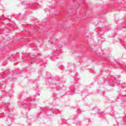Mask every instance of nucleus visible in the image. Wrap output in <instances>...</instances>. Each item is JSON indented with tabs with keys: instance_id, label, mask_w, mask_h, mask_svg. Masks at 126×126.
I'll use <instances>...</instances> for the list:
<instances>
[{
	"instance_id": "nucleus-1",
	"label": "nucleus",
	"mask_w": 126,
	"mask_h": 126,
	"mask_svg": "<svg viewBox=\"0 0 126 126\" xmlns=\"http://www.w3.org/2000/svg\"><path fill=\"white\" fill-rule=\"evenodd\" d=\"M10 75L11 74V73L10 72L9 73L7 72H3L0 74L1 77L2 78V79L0 80V89H4V88L5 87V81L7 80H11L13 78V80H14V79H16V78L14 77V76H8V75Z\"/></svg>"
},
{
	"instance_id": "nucleus-2",
	"label": "nucleus",
	"mask_w": 126,
	"mask_h": 126,
	"mask_svg": "<svg viewBox=\"0 0 126 126\" xmlns=\"http://www.w3.org/2000/svg\"><path fill=\"white\" fill-rule=\"evenodd\" d=\"M23 101V103H22V100L21 99L19 101V106H24V107H32V108L35 107V103H31V102L34 101V98L32 97L25 98Z\"/></svg>"
},
{
	"instance_id": "nucleus-3",
	"label": "nucleus",
	"mask_w": 126,
	"mask_h": 126,
	"mask_svg": "<svg viewBox=\"0 0 126 126\" xmlns=\"http://www.w3.org/2000/svg\"><path fill=\"white\" fill-rule=\"evenodd\" d=\"M109 83L111 84H116L118 85L119 84V88L123 87V88H126V85L125 83H123L122 84H120V80H119V76H116L114 77L112 76L110 77L109 79Z\"/></svg>"
},
{
	"instance_id": "nucleus-4",
	"label": "nucleus",
	"mask_w": 126,
	"mask_h": 126,
	"mask_svg": "<svg viewBox=\"0 0 126 126\" xmlns=\"http://www.w3.org/2000/svg\"><path fill=\"white\" fill-rule=\"evenodd\" d=\"M74 76L73 77L74 82L72 81L71 82V85H73V87H71L70 88V90H71V91H75V93H76V91H77V88H78V85H74V84H76V83L77 82L76 81V80H77L78 79V78H77L76 73H74Z\"/></svg>"
},
{
	"instance_id": "nucleus-5",
	"label": "nucleus",
	"mask_w": 126,
	"mask_h": 126,
	"mask_svg": "<svg viewBox=\"0 0 126 126\" xmlns=\"http://www.w3.org/2000/svg\"><path fill=\"white\" fill-rule=\"evenodd\" d=\"M124 92H126V91H121V93L119 94V96H117V99H122V100H124V99H126V98H123V97L124 98V97H126V94H124Z\"/></svg>"
},
{
	"instance_id": "nucleus-6",
	"label": "nucleus",
	"mask_w": 126,
	"mask_h": 126,
	"mask_svg": "<svg viewBox=\"0 0 126 126\" xmlns=\"http://www.w3.org/2000/svg\"><path fill=\"white\" fill-rule=\"evenodd\" d=\"M28 4H33V3L32 2V3H29V2L26 3V1H21L19 5H24V6L25 7H28Z\"/></svg>"
},
{
	"instance_id": "nucleus-7",
	"label": "nucleus",
	"mask_w": 126,
	"mask_h": 126,
	"mask_svg": "<svg viewBox=\"0 0 126 126\" xmlns=\"http://www.w3.org/2000/svg\"><path fill=\"white\" fill-rule=\"evenodd\" d=\"M114 63H110L111 66H116L117 67V68H120L121 67V66H119L117 64H120V63H119V62H118V60H116L115 61H114Z\"/></svg>"
},
{
	"instance_id": "nucleus-8",
	"label": "nucleus",
	"mask_w": 126,
	"mask_h": 126,
	"mask_svg": "<svg viewBox=\"0 0 126 126\" xmlns=\"http://www.w3.org/2000/svg\"><path fill=\"white\" fill-rule=\"evenodd\" d=\"M13 92V90L11 89L9 92H6L3 94V95L5 96H10V95H12Z\"/></svg>"
},
{
	"instance_id": "nucleus-9",
	"label": "nucleus",
	"mask_w": 126,
	"mask_h": 126,
	"mask_svg": "<svg viewBox=\"0 0 126 126\" xmlns=\"http://www.w3.org/2000/svg\"><path fill=\"white\" fill-rule=\"evenodd\" d=\"M36 62H38L37 60H36V58H33L30 63L31 64H32V63H36Z\"/></svg>"
},
{
	"instance_id": "nucleus-10",
	"label": "nucleus",
	"mask_w": 126,
	"mask_h": 126,
	"mask_svg": "<svg viewBox=\"0 0 126 126\" xmlns=\"http://www.w3.org/2000/svg\"><path fill=\"white\" fill-rule=\"evenodd\" d=\"M66 95H73V94L72 93V92H67V93H66Z\"/></svg>"
},
{
	"instance_id": "nucleus-11",
	"label": "nucleus",
	"mask_w": 126,
	"mask_h": 126,
	"mask_svg": "<svg viewBox=\"0 0 126 126\" xmlns=\"http://www.w3.org/2000/svg\"><path fill=\"white\" fill-rule=\"evenodd\" d=\"M126 105V101H124V102H122V103H121V106L122 107H125Z\"/></svg>"
},
{
	"instance_id": "nucleus-12",
	"label": "nucleus",
	"mask_w": 126,
	"mask_h": 126,
	"mask_svg": "<svg viewBox=\"0 0 126 126\" xmlns=\"http://www.w3.org/2000/svg\"><path fill=\"white\" fill-rule=\"evenodd\" d=\"M27 123H28V125L29 126H31V123H30V122H31V120L30 119H29L27 121Z\"/></svg>"
},
{
	"instance_id": "nucleus-13",
	"label": "nucleus",
	"mask_w": 126,
	"mask_h": 126,
	"mask_svg": "<svg viewBox=\"0 0 126 126\" xmlns=\"http://www.w3.org/2000/svg\"><path fill=\"white\" fill-rule=\"evenodd\" d=\"M77 2H78V1H77V0H76ZM80 0L81 1H82L83 2L85 3V0H78L79 1H80Z\"/></svg>"
},
{
	"instance_id": "nucleus-14",
	"label": "nucleus",
	"mask_w": 126,
	"mask_h": 126,
	"mask_svg": "<svg viewBox=\"0 0 126 126\" xmlns=\"http://www.w3.org/2000/svg\"><path fill=\"white\" fill-rule=\"evenodd\" d=\"M87 92H88V91H83V92H82V93L83 94H85V93H87Z\"/></svg>"
},
{
	"instance_id": "nucleus-15",
	"label": "nucleus",
	"mask_w": 126,
	"mask_h": 126,
	"mask_svg": "<svg viewBox=\"0 0 126 126\" xmlns=\"http://www.w3.org/2000/svg\"><path fill=\"white\" fill-rule=\"evenodd\" d=\"M53 58L55 59V60H58V59H59V57H57L56 56H53Z\"/></svg>"
},
{
	"instance_id": "nucleus-16",
	"label": "nucleus",
	"mask_w": 126,
	"mask_h": 126,
	"mask_svg": "<svg viewBox=\"0 0 126 126\" xmlns=\"http://www.w3.org/2000/svg\"><path fill=\"white\" fill-rule=\"evenodd\" d=\"M25 111H26V112H28V111H29V108H26Z\"/></svg>"
},
{
	"instance_id": "nucleus-17",
	"label": "nucleus",
	"mask_w": 126,
	"mask_h": 126,
	"mask_svg": "<svg viewBox=\"0 0 126 126\" xmlns=\"http://www.w3.org/2000/svg\"><path fill=\"white\" fill-rule=\"evenodd\" d=\"M59 82H61V83H62V82H63V81L62 80V79H59Z\"/></svg>"
},
{
	"instance_id": "nucleus-18",
	"label": "nucleus",
	"mask_w": 126,
	"mask_h": 126,
	"mask_svg": "<svg viewBox=\"0 0 126 126\" xmlns=\"http://www.w3.org/2000/svg\"><path fill=\"white\" fill-rule=\"evenodd\" d=\"M1 18L2 19H5V17L4 16H2Z\"/></svg>"
},
{
	"instance_id": "nucleus-19",
	"label": "nucleus",
	"mask_w": 126,
	"mask_h": 126,
	"mask_svg": "<svg viewBox=\"0 0 126 126\" xmlns=\"http://www.w3.org/2000/svg\"><path fill=\"white\" fill-rule=\"evenodd\" d=\"M86 11H85L84 12V16L86 15Z\"/></svg>"
},
{
	"instance_id": "nucleus-20",
	"label": "nucleus",
	"mask_w": 126,
	"mask_h": 126,
	"mask_svg": "<svg viewBox=\"0 0 126 126\" xmlns=\"http://www.w3.org/2000/svg\"><path fill=\"white\" fill-rule=\"evenodd\" d=\"M58 83H59V82H57V84H56V86H59V85H58Z\"/></svg>"
},
{
	"instance_id": "nucleus-21",
	"label": "nucleus",
	"mask_w": 126,
	"mask_h": 126,
	"mask_svg": "<svg viewBox=\"0 0 126 126\" xmlns=\"http://www.w3.org/2000/svg\"><path fill=\"white\" fill-rule=\"evenodd\" d=\"M46 110L45 109H42V112H45Z\"/></svg>"
},
{
	"instance_id": "nucleus-22",
	"label": "nucleus",
	"mask_w": 126,
	"mask_h": 126,
	"mask_svg": "<svg viewBox=\"0 0 126 126\" xmlns=\"http://www.w3.org/2000/svg\"><path fill=\"white\" fill-rule=\"evenodd\" d=\"M49 58H50V59H51L52 58H53V56H51Z\"/></svg>"
},
{
	"instance_id": "nucleus-23",
	"label": "nucleus",
	"mask_w": 126,
	"mask_h": 126,
	"mask_svg": "<svg viewBox=\"0 0 126 126\" xmlns=\"http://www.w3.org/2000/svg\"><path fill=\"white\" fill-rule=\"evenodd\" d=\"M38 96H40V94H38Z\"/></svg>"
},
{
	"instance_id": "nucleus-24",
	"label": "nucleus",
	"mask_w": 126,
	"mask_h": 126,
	"mask_svg": "<svg viewBox=\"0 0 126 126\" xmlns=\"http://www.w3.org/2000/svg\"><path fill=\"white\" fill-rule=\"evenodd\" d=\"M124 48H126V46H124Z\"/></svg>"
},
{
	"instance_id": "nucleus-25",
	"label": "nucleus",
	"mask_w": 126,
	"mask_h": 126,
	"mask_svg": "<svg viewBox=\"0 0 126 126\" xmlns=\"http://www.w3.org/2000/svg\"><path fill=\"white\" fill-rule=\"evenodd\" d=\"M51 44H53V42H51Z\"/></svg>"
}]
</instances>
